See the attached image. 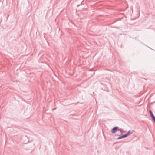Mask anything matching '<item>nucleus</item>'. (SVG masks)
Masks as SVG:
<instances>
[{"label": "nucleus", "instance_id": "1", "mask_svg": "<svg viewBox=\"0 0 155 155\" xmlns=\"http://www.w3.org/2000/svg\"><path fill=\"white\" fill-rule=\"evenodd\" d=\"M149 112L151 119L153 121L155 122V117L153 114L151 110H149Z\"/></svg>", "mask_w": 155, "mask_h": 155}, {"label": "nucleus", "instance_id": "2", "mask_svg": "<svg viewBox=\"0 0 155 155\" xmlns=\"http://www.w3.org/2000/svg\"><path fill=\"white\" fill-rule=\"evenodd\" d=\"M118 129V126H115L111 130V132L112 134H114L117 131V129Z\"/></svg>", "mask_w": 155, "mask_h": 155}, {"label": "nucleus", "instance_id": "3", "mask_svg": "<svg viewBox=\"0 0 155 155\" xmlns=\"http://www.w3.org/2000/svg\"><path fill=\"white\" fill-rule=\"evenodd\" d=\"M133 130H129L128 131L126 134H124L126 137H127L130 135V134H132L133 133Z\"/></svg>", "mask_w": 155, "mask_h": 155}, {"label": "nucleus", "instance_id": "4", "mask_svg": "<svg viewBox=\"0 0 155 155\" xmlns=\"http://www.w3.org/2000/svg\"><path fill=\"white\" fill-rule=\"evenodd\" d=\"M119 136L117 137V139H123V138H126V137L125 136V135L124 134H122L120 136Z\"/></svg>", "mask_w": 155, "mask_h": 155}, {"label": "nucleus", "instance_id": "5", "mask_svg": "<svg viewBox=\"0 0 155 155\" xmlns=\"http://www.w3.org/2000/svg\"><path fill=\"white\" fill-rule=\"evenodd\" d=\"M121 130L122 129L121 128H119V127H118V129H117V131H120V134H121Z\"/></svg>", "mask_w": 155, "mask_h": 155}, {"label": "nucleus", "instance_id": "6", "mask_svg": "<svg viewBox=\"0 0 155 155\" xmlns=\"http://www.w3.org/2000/svg\"><path fill=\"white\" fill-rule=\"evenodd\" d=\"M121 134H116L115 135V136H119L121 135Z\"/></svg>", "mask_w": 155, "mask_h": 155}, {"label": "nucleus", "instance_id": "7", "mask_svg": "<svg viewBox=\"0 0 155 155\" xmlns=\"http://www.w3.org/2000/svg\"><path fill=\"white\" fill-rule=\"evenodd\" d=\"M92 69H89V71H92Z\"/></svg>", "mask_w": 155, "mask_h": 155}, {"label": "nucleus", "instance_id": "8", "mask_svg": "<svg viewBox=\"0 0 155 155\" xmlns=\"http://www.w3.org/2000/svg\"><path fill=\"white\" fill-rule=\"evenodd\" d=\"M153 103H155V101L153 102Z\"/></svg>", "mask_w": 155, "mask_h": 155}, {"label": "nucleus", "instance_id": "9", "mask_svg": "<svg viewBox=\"0 0 155 155\" xmlns=\"http://www.w3.org/2000/svg\"><path fill=\"white\" fill-rule=\"evenodd\" d=\"M79 5H78L77 7H78L79 6Z\"/></svg>", "mask_w": 155, "mask_h": 155}, {"label": "nucleus", "instance_id": "10", "mask_svg": "<svg viewBox=\"0 0 155 155\" xmlns=\"http://www.w3.org/2000/svg\"><path fill=\"white\" fill-rule=\"evenodd\" d=\"M54 109H54H54H53V110H54Z\"/></svg>", "mask_w": 155, "mask_h": 155}]
</instances>
